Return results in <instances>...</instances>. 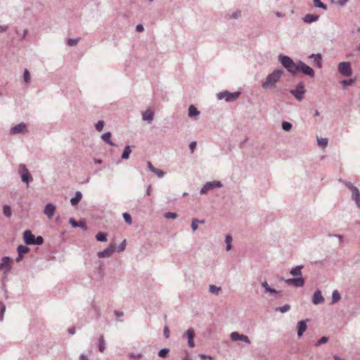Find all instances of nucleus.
<instances>
[{"label": "nucleus", "instance_id": "27", "mask_svg": "<svg viewBox=\"0 0 360 360\" xmlns=\"http://www.w3.org/2000/svg\"><path fill=\"white\" fill-rule=\"evenodd\" d=\"M131 153V146H126L124 147L123 153L122 154V159L128 160Z\"/></svg>", "mask_w": 360, "mask_h": 360}, {"label": "nucleus", "instance_id": "47", "mask_svg": "<svg viewBox=\"0 0 360 360\" xmlns=\"http://www.w3.org/2000/svg\"><path fill=\"white\" fill-rule=\"evenodd\" d=\"M104 127V122L102 120H99L95 125V128L97 131H101Z\"/></svg>", "mask_w": 360, "mask_h": 360}, {"label": "nucleus", "instance_id": "64", "mask_svg": "<svg viewBox=\"0 0 360 360\" xmlns=\"http://www.w3.org/2000/svg\"><path fill=\"white\" fill-rule=\"evenodd\" d=\"M68 333H69V334H70V335H74V334H75V327H72V328H70V329L68 330Z\"/></svg>", "mask_w": 360, "mask_h": 360}, {"label": "nucleus", "instance_id": "36", "mask_svg": "<svg viewBox=\"0 0 360 360\" xmlns=\"http://www.w3.org/2000/svg\"><path fill=\"white\" fill-rule=\"evenodd\" d=\"M221 290L220 287L214 285H210L209 287L210 292L215 295H218Z\"/></svg>", "mask_w": 360, "mask_h": 360}, {"label": "nucleus", "instance_id": "10", "mask_svg": "<svg viewBox=\"0 0 360 360\" xmlns=\"http://www.w3.org/2000/svg\"><path fill=\"white\" fill-rule=\"evenodd\" d=\"M230 337L233 341L241 340L247 344H250V340L247 335L239 334L238 332H232Z\"/></svg>", "mask_w": 360, "mask_h": 360}, {"label": "nucleus", "instance_id": "44", "mask_svg": "<svg viewBox=\"0 0 360 360\" xmlns=\"http://www.w3.org/2000/svg\"><path fill=\"white\" fill-rule=\"evenodd\" d=\"M328 340V338L326 336L321 338L316 343L315 346L319 347L322 344L326 343Z\"/></svg>", "mask_w": 360, "mask_h": 360}, {"label": "nucleus", "instance_id": "53", "mask_svg": "<svg viewBox=\"0 0 360 360\" xmlns=\"http://www.w3.org/2000/svg\"><path fill=\"white\" fill-rule=\"evenodd\" d=\"M241 15V12L240 11H237L236 12H233L232 14H231V18H233V19H238L239 17H240Z\"/></svg>", "mask_w": 360, "mask_h": 360}, {"label": "nucleus", "instance_id": "24", "mask_svg": "<svg viewBox=\"0 0 360 360\" xmlns=\"http://www.w3.org/2000/svg\"><path fill=\"white\" fill-rule=\"evenodd\" d=\"M200 111L193 105L188 108V117H193L200 115Z\"/></svg>", "mask_w": 360, "mask_h": 360}, {"label": "nucleus", "instance_id": "48", "mask_svg": "<svg viewBox=\"0 0 360 360\" xmlns=\"http://www.w3.org/2000/svg\"><path fill=\"white\" fill-rule=\"evenodd\" d=\"M198 219H193L191 222V229L193 232H195L198 229Z\"/></svg>", "mask_w": 360, "mask_h": 360}, {"label": "nucleus", "instance_id": "26", "mask_svg": "<svg viewBox=\"0 0 360 360\" xmlns=\"http://www.w3.org/2000/svg\"><path fill=\"white\" fill-rule=\"evenodd\" d=\"M304 284V279L303 278L302 276L293 278V286L299 288L302 287Z\"/></svg>", "mask_w": 360, "mask_h": 360}, {"label": "nucleus", "instance_id": "34", "mask_svg": "<svg viewBox=\"0 0 360 360\" xmlns=\"http://www.w3.org/2000/svg\"><path fill=\"white\" fill-rule=\"evenodd\" d=\"M313 1H314V6L316 8H322L323 10L327 9V6L325 4L322 3L321 1V0H313Z\"/></svg>", "mask_w": 360, "mask_h": 360}, {"label": "nucleus", "instance_id": "28", "mask_svg": "<svg viewBox=\"0 0 360 360\" xmlns=\"http://www.w3.org/2000/svg\"><path fill=\"white\" fill-rule=\"evenodd\" d=\"M96 239L100 242H105L107 240V233L105 232H98L96 235Z\"/></svg>", "mask_w": 360, "mask_h": 360}, {"label": "nucleus", "instance_id": "22", "mask_svg": "<svg viewBox=\"0 0 360 360\" xmlns=\"http://www.w3.org/2000/svg\"><path fill=\"white\" fill-rule=\"evenodd\" d=\"M82 194L80 191H77L75 193V195L73 198H71L70 202L72 205L75 206L77 205L79 201L82 200Z\"/></svg>", "mask_w": 360, "mask_h": 360}, {"label": "nucleus", "instance_id": "4", "mask_svg": "<svg viewBox=\"0 0 360 360\" xmlns=\"http://www.w3.org/2000/svg\"><path fill=\"white\" fill-rule=\"evenodd\" d=\"M18 173L20 175L21 180L23 183L29 184L32 180V175L24 164H20L18 166Z\"/></svg>", "mask_w": 360, "mask_h": 360}, {"label": "nucleus", "instance_id": "45", "mask_svg": "<svg viewBox=\"0 0 360 360\" xmlns=\"http://www.w3.org/2000/svg\"><path fill=\"white\" fill-rule=\"evenodd\" d=\"M153 173H154L155 175L158 176V177L159 178H162L164 176H165V172L162 171V169H157L155 168Z\"/></svg>", "mask_w": 360, "mask_h": 360}, {"label": "nucleus", "instance_id": "54", "mask_svg": "<svg viewBox=\"0 0 360 360\" xmlns=\"http://www.w3.org/2000/svg\"><path fill=\"white\" fill-rule=\"evenodd\" d=\"M281 281H284L288 285H293V278L284 279L283 278H281Z\"/></svg>", "mask_w": 360, "mask_h": 360}, {"label": "nucleus", "instance_id": "41", "mask_svg": "<svg viewBox=\"0 0 360 360\" xmlns=\"http://www.w3.org/2000/svg\"><path fill=\"white\" fill-rule=\"evenodd\" d=\"M5 311L6 305L2 302H0V321L3 320Z\"/></svg>", "mask_w": 360, "mask_h": 360}, {"label": "nucleus", "instance_id": "32", "mask_svg": "<svg viewBox=\"0 0 360 360\" xmlns=\"http://www.w3.org/2000/svg\"><path fill=\"white\" fill-rule=\"evenodd\" d=\"M340 300V295L339 292L337 290H334L332 294L331 304H334V303L338 302Z\"/></svg>", "mask_w": 360, "mask_h": 360}, {"label": "nucleus", "instance_id": "14", "mask_svg": "<svg viewBox=\"0 0 360 360\" xmlns=\"http://www.w3.org/2000/svg\"><path fill=\"white\" fill-rule=\"evenodd\" d=\"M26 131V125L24 123H20L11 129V133L13 134L23 133Z\"/></svg>", "mask_w": 360, "mask_h": 360}, {"label": "nucleus", "instance_id": "43", "mask_svg": "<svg viewBox=\"0 0 360 360\" xmlns=\"http://www.w3.org/2000/svg\"><path fill=\"white\" fill-rule=\"evenodd\" d=\"M164 217L166 219H176L177 217V214L175 213V212H165V213Z\"/></svg>", "mask_w": 360, "mask_h": 360}, {"label": "nucleus", "instance_id": "17", "mask_svg": "<svg viewBox=\"0 0 360 360\" xmlns=\"http://www.w3.org/2000/svg\"><path fill=\"white\" fill-rule=\"evenodd\" d=\"M154 112L150 109H147L145 112H143L142 119L145 121H147L149 124L152 123L153 120Z\"/></svg>", "mask_w": 360, "mask_h": 360}, {"label": "nucleus", "instance_id": "23", "mask_svg": "<svg viewBox=\"0 0 360 360\" xmlns=\"http://www.w3.org/2000/svg\"><path fill=\"white\" fill-rule=\"evenodd\" d=\"M111 133L108 131V132H105L104 133L102 136H101V139L102 140L108 143L109 145L110 146H115V144L111 141Z\"/></svg>", "mask_w": 360, "mask_h": 360}, {"label": "nucleus", "instance_id": "1", "mask_svg": "<svg viewBox=\"0 0 360 360\" xmlns=\"http://www.w3.org/2000/svg\"><path fill=\"white\" fill-rule=\"evenodd\" d=\"M278 60L283 66L292 75H295L297 72H300L303 75H307L311 78H313L315 76L314 70L301 60H299L297 63H295L290 57L281 54L279 55Z\"/></svg>", "mask_w": 360, "mask_h": 360}, {"label": "nucleus", "instance_id": "59", "mask_svg": "<svg viewBox=\"0 0 360 360\" xmlns=\"http://www.w3.org/2000/svg\"><path fill=\"white\" fill-rule=\"evenodd\" d=\"M114 314L115 315L117 316V317H121L124 315L123 312L122 311H117V310H115L114 311Z\"/></svg>", "mask_w": 360, "mask_h": 360}, {"label": "nucleus", "instance_id": "51", "mask_svg": "<svg viewBox=\"0 0 360 360\" xmlns=\"http://www.w3.org/2000/svg\"><path fill=\"white\" fill-rule=\"evenodd\" d=\"M126 247V240H124L117 247L118 252H122L124 250Z\"/></svg>", "mask_w": 360, "mask_h": 360}, {"label": "nucleus", "instance_id": "7", "mask_svg": "<svg viewBox=\"0 0 360 360\" xmlns=\"http://www.w3.org/2000/svg\"><path fill=\"white\" fill-rule=\"evenodd\" d=\"M338 69L340 73L345 77H349L352 74L351 64L349 62L340 63Z\"/></svg>", "mask_w": 360, "mask_h": 360}, {"label": "nucleus", "instance_id": "57", "mask_svg": "<svg viewBox=\"0 0 360 360\" xmlns=\"http://www.w3.org/2000/svg\"><path fill=\"white\" fill-rule=\"evenodd\" d=\"M136 30L137 32H141L143 31L144 28L141 24H139L136 25Z\"/></svg>", "mask_w": 360, "mask_h": 360}, {"label": "nucleus", "instance_id": "19", "mask_svg": "<svg viewBox=\"0 0 360 360\" xmlns=\"http://www.w3.org/2000/svg\"><path fill=\"white\" fill-rule=\"evenodd\" d=\"M304 268L303 265H298L292 268L290 271V274L294 277L302 276L301 270Z\"/></svg>", "mask_w": 360, "mask_h": 360}, {"label": "nucleus", "instance_id": "3", "mask_svg": "<svg viewBox=\"0 0 360 360\" xmlns=\"http://www.w3.org/2000/svg\"><path fill=\"white\" fill-rule=\"evenodd\" d=\"M290 93L298 101H302L304 98V94L306 93L304 84L302 82H300L295 89H291Z\"/></svg>", "mask_w": 360, "mask_h": 360}, {"label": "nucleus", "instance_id": "50", "mask_svg": "<svg viewBox=\"0 0 360 360\" xmlns=\"http://www.w3.org/2000/svg\"><path fill=\"white\" fill-rule=\"evenodd\" d=\"M354 80L353 79H344L341 81V83L344 86H350L354 83Z\"/></svg>", "mask_w": 360, "mask_h": 360}, {"label": "nucleus", "instance_id": "6", "mask_svg": "<svg viewBox=\"0 0 360 360\" xmlns=\"http://www.w3.org/2000/svg\"><path fill=\"white\" fill-rule=\"evenodd\" d=\"M345 185L352 191V199L355 201L356 206L360 208V192L358 188L350 182H346Z\"/></svg>", "mask_w": 360, "mask_h": 360}, {"label": "nucleus", "instance_id": "35", "mask_svg": "<svg viewBox=\"0 0 360 360\" xmlns=\"http://www.w3.org/2000/svg\"><path fill=\"white\" fill-rule=\"evenodd\" d=\"M317 142L319 146L325 148L328 145V140L326 138H318Z\"/></svg>", "mask_w": 360, "mask_h": 360}, {"label": "nucleus", "instance_id": "30", "mask_svg": "<svg viewBox=\"0 0 360 360\" xmlns=\"http://www.w3.org/2000/svg\"><path fill=\"white\" fill-rule=\"evenodd\" d=\"M3 213L5 217L9 218L11 217L12 212H11V208L9 205H5L3 206Z\"/></svg>", "mask_w": 360, "mask_h": 360}, {"label": "nucleus", "instance_id": "60", "mask_svg": "<svg viewBox=\"0 0 360 360\" xmlns=\"http://www.w3.org/2000/svg\"><path fill=\"white\" fill-rule=\"evenodd\" d=\"M348 0H338V5L343 6L347 3Z\"/></svg>", "mask_w": 360, "mask_h": 360}, {"label": "nucleus", "instance_id": "16", "mask_svg": "<svg viewBox=\"0 0 360 360\" xmlns=\"http://www.w3.org/2000/svg\"><path fill=\"white\" fill-rule=\"evenodd\" d=\"M56 211V206L51 203H48L44 209V214L48 217V218L51 219L54 214Z\"/></svg>", "mask_w": 360, "mask_h": 360}, {"label": "nucleus", "instance_id": "52", "mask_svg": "<svg viewBox=\"0 0 360 360\" xmlns=\"http://www.w3.org/2000/svg\"><path fill=\"white\" fill-rule=\"evenodd\" d=\"M164 336L166 339H168L169 338V329L167 326H165L164 328L163 331Z\"/></svg>", "mask_w": 360, "mask_h": 360}, {"label": "nucleus", "instance_id": "12", "mask_svg": "<svg viewBox=\"0 0 360 360\" xmlns=\"http://www.w3.org/2000/svg\"><path fill=\"white\" fill-rule=\"evenodd\" d=\"M35 236L32 234V231L29 229L25 230L23 233V239L25 243L28 245H34Z\"/></svg>", "mask_w": 360, "mask_h": 360}, {"label": "nucleus", "instance_id": "2", "mask_svg": "<svg viewBox=\"0 0 360 360\" xmlns=\"http://www.w3.org/2000/svg\"><path fill=\"white\" fill-rule=\"evenodd\" d=\"M283 72L282 69H276L274 70L273 72L267 75L266 80L262 84V87L264 89L275 87L276 84L279 82Z\"/></svg>", "mask_w": 360, "mask_h": 360}, {"label": "nucleus", "instance_id": "42", "mask_svg": "<svg viewBox=\"0 0 360 360\" xmlns=\"http://www.w3.org/2000/svg\"><path fill=\"white\" fill-rule=\"evenodd\" d=\"M123 218L127 224H131L132 223L131 217L129 213L124 212L123 214Z\"/></svg>", "mask_w": 360, "mask_h": 360}, {"label": "nucleus", "instance_id": "21", "mask_svg": "<svg viewBox=\"0 0 360 360\" xmlns=\"http://www.w3.org/2000/svg\"><path fill=\"white\" fill-rule=\"evenodd\" d=\"M69 223L75 228L79 227L84 230L87 229L86 224L83 221H77L74 218H70Z\"/></svg>", "mask_w": 360, "mask_h": 360}, {"label": "nucleus", "instance_id": "13", "mask_svg": "<svg viewBox=\"0 0 360 360\" xmlns=\"http://www.w3.org/2000/svg\"><path fill=\"white\" fill-rule=\"evenodd\" d=\"M307 321H308L307 319L302 320L297 323V335L299 338L302 337L304 333L306 331V330L307 328Z\"/></svg>", "mask_w": 360, "mask_h": 360}, {"label": "nucleus", "instance_id": "56", "mask_svg": "<svg viewBox=\"0 0 360 360\" xmlns=\"http://www.w3.org/2000/svg\"><path fill=\"white\" fill-rule=\"evenodd\" d=\"M199 356L200 358H202L203 359H213V357L212 356L206 355V354H200Z\"/></svg>", "mask_w": 360, "mask_h": 360}, {"label": "nucleus", "instance_id": "40", "mask_svg": "<svg viewBox=\"0 0 360 360\" xmlns=\"http://www.w3.org/2000/svg\"><path fill=\"white\" fill-rule=\"evenodd\" d=\"M169 352V349H167V348H163V349H161L159 352H158V355L160 357H162V358H165L167 357L168 353Z\"/></svg>", "mask_w": 360, "mask_h": 360}, {"label": "nucleus", "instance_id": "33", "mask_svg": "<svg viewBox=\"0 0 360 360\" xmlns=\"http://www.w3.org/2000/svg\"><path fill=\"white\" fill-rule=\"evenodd\" d=\"M232 237L231 235H226L225 238L226 250L229 251L231 249Z\"/></svg>", "mask_w": 360, "mask_h": 360}, {"label": "nucleus", "instance_id": "9", "mask_svg": "<svg viewBox=\"0 0 360 360\" xmlns=\"http://www.w3.org/2000/svg\"><path fill=\"white\" fill-rule=\"evenodd\" d=\"M115 250V246L114 244H111L108 248L98 252L97 255L99 258H107L110 257Z\"/></svg>", "mask_w": 360, "mask_h": 360}, {"label": "nucleus", "instance_id": "55", "mask_svg": "<svg viewBox=\"0 0 360 360\" xmlns=\"http://www.w3.org/2000/svg\"><path fill=\"white\" fill-rule=\"evenodd\" d=\"M196 145H197V143H196L195 141H192V142L190 143L189 148H190L191 152H193L194 149L196 147Z\"/></svg>", "mask_w": 360, "mask_h": 360}, {"label": "nucleus", "instance_id": "39", "mask_svg": "<svg viewBox=\"0 0 360 360\" xmlns=\"http://www.w3.org/2000/svg\"><path fill=\"white\" fill-rule=\"evenodd\" d=\"M23 79L25 82L29 83L30 82V73L27 69H25L23 72Z\"/></svg>", "mask_w": 360, "mask_h": 360}, {"label": "nucleus", "instance_id": "8", "mask_svg": "<svg viewBox=\"0 0 360 360\" xmlns=\"http://www.w3.org/2000/svg\"><path fill=\"white\" fill-rule=\"evenodd\" d=\"M222 187V184L219 181H208L204 184L200 191L201 195L205 194L207 191L212 190L214 188Z\"/></svg>", "mask_w": 360, "mask_h": 360}, {"label": "nucleus", "instance_id": "63", "mask_svg": "<svg viewBox=\"0 0 360 360\" xmlns=\"http://www.w3.org/2000/svg\"><path fill=\"white\" fill-rule=\"evenodd\" d=\"M80 360H89L87 356L84 354H82L79 356Z\"/></svg>", "mask_w": 360, "mask_h": 360}, {"label": "nucleus", "instance_id": "20", "mask_svg": "<svg viewBox=\"0 0 360 360\" xmlns=\"http://www.w3.org/2000/svg\"><path fill=\"white\" fill-rule=\"evenodd\" d=\"M319 18L318 15L315 14H307L304 17H303L302 20L306 23H312L316 22Z\"/></svg>", "mask_w": 360, "mask_h": 360}, {"label": "nucleus", "instance_id": "61", "mask_svg": "<svg viewBox=\"0 0 360 360\" xmlns=\"http://www.w3.org/2000/svg\"><path fill=\"white\" fill-rule=\"evenodd\" d=\"M188 345L193 348L195 347V342L193 341V340H188Z\"/></svg>", "mask_w": 360, "mask_h": 360}, {"label": "nucleus", "instance_id": "11", "mask_svg": "<svg viewBox=\"0 0 360 360\" xmlns=\"http://www.w3.org/2000/svg\"><path fill=\"white\" fill-rule=\"evenodd\" d=\"M11 262V258L8 257H3L1 259V262L0 263V271L3 269H5L4 274L6 275L8 272H10L11 269V266L9 264Z\"/></svg>", "mask_w": 360, "mask_h": 360}, {"label": "nucleus", "instance_id": "49", "mask_svg": "<svg viewBox=\"0 0 360 360\" xmlns=\"http://www.w3.org/2000/svg\"><path fill=\"white\" fill-rule=\"evenodd\" d=\"M43 243H44V238L42 236H39L35 238L34 241V245H42Z\"/></svg>", "mask_w": 360, "mask_h": 360}, {"label": "nucleus", "instance_id": "46", "mask_svg": "<svg viewBox=\"0 0 360 360\" xmlns=\"http://www.w3.org/2000/svg\"><path fill=\"white\" fill-rule=\"evenodd\" d=\"M188 340H193L195 336V331L193 328H189L186 332Z\"/></svg>", "mask_w": 360, "mask_h": 360}, {"label": "nucleus", "instance_id": "18", "mask_svg": "<svg viewBox=\"0 0 360 360\" xmlns=\"http://www.w3.org/2000/svg\"><path fill=\"white\" fill-rule=\"evenodd\" d=\"M309 58L314 59V63L316 65L318 68H321L322 65V56L321 53H311L309 56Z\"/></svg>", "mask_w": 360, "mask_h": 360}, {"label": "nucleus", "instance_id": "37", "mask_svg": "<svg viewBox=\"0 0 360 360\" xmlns=\"http://www.w3.org/2000/svg\"><path fill=\"white\" fill-rule=\"evenodd\" d=\"M80 38H74V39H69L67 41V44L70 46H76L78 42L79 41Z\"/></svg>", "mask_w": 360, "mask_h": 360}, {"label": "nucleus", "instance_id": "15", "mask_svg": "<svg viewBox=\"0 0 360 360\" xmlns=\"http://www.w3.org/2000/svg\"><path fill=\"white\" fill-rule=\"evenodd\" d=\"M324 302V298L321 295V292L320 290H316L313 297H312V302L314 304H319Z\"/></svg>", "mask_w": 360, "mask_h": 360}, {"label": "nucleus", "instance_id": "62", "mask_svg": "<svg viewBox=\"0 0 360 360\" xmlns=\"http://www.w3.org/2000/svg\"><path fill=\"white\" fill-rule=\"evenodd\" d=\"M151 185H148L147 189H146V195L150 196L151 195Z\"/></svg>", "mask_w": 360, "mask_h": 360}, {"label": "nucleus", "instance_id": "5", "mask_svg": "<svg viewBox=\"0 0 360 360\" xmlns=\"http://www.w3.org/2000/svg\"><path fill=\"white\" fill-rule=\"evenodd\" d=\"M240 96V92H229L224 91L217 94V98L219 100L224 99L226 102H231L236 100Z\"/></svg>", "mask_w": 360, "mask_h": 360}, {"label": "nucleus", "instance_id": "58", "mask_svg": "<svg viewBox=\"0 0 360 360\" xmlns=\"http://www.w3.org/2000/svg\"><path fill=\"white\" fill-rule=\"evenodd\" d=\"M147 165H148V167L150 169V171L152 172L155 169V167H153V165H152V163L150 161H148L147 162Z\"/></svg>", "mask_w": 360, "mask_h": 360}, {"label": "nucleus", "instance_id": "25", "mask_svg": "<svg viewBox=\"0 0 360 360\" xmlns=\"http://www.w3.org/2000/svg\"><path fill=\"white\" fill-rule=\"evenodd\" d=\"M98 348L99 352H103L105 351V342L104 337L103 335H100V337L98 338Z\"/></svg>", "mask_w": 360, "mask_h": 360}, {"label": "nucleus", "instance_id": "38", "mask_svg": "<svg viewBox=\"0 0 360 360\" xmlns=\"http://www.w3.org/2000/svg\"><path fill=\"white\" fill-rule=\"evenodd\" d=\"M292 127V125L290 122H282V129L285 131H289Z\"/></svg>", "mask_w": 360, "mask_h": 360}, {"label": "nucleus", "instance_id": "29", "mask_svg": "<svg viewBox=\"0 0 360 360\" xmlns=\"http://www.w3.org/2000/svg\"><path fill=\"white\" fill-rule=\"evenodd\" d=\"M17 251H18V254L23 255L30 251V248H27V246L20 245L18 247Z\"/></svg>", "mask_w": 360, "mask_h": 360}, {"label": "nucleus", "instance_id": "31", "mask_svg": "<svg viewBox=\"0 0 360 360\" xmlns=\"http://www.w3.org/2000/svg\"><path fill=\"white\" fill-rule=\"evenodd\" d=\"M290 309V305L288 304H286L282 307H278L275 308L276 311H280L281 313H285L288 311Z\"/></svg>", "mask_w": 360, "mask_h": 360}]
</instances>
